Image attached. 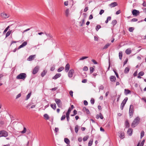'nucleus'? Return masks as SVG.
Listing matches in <instances>:
<instances>
[{
    "mask_svg": "<svg viewBox=\"0 0 146 146\" xmlns=\"http://www.w3.org/2000/svg\"><path fill=\"white\" fill-rule=\"evenodd\" d=\"M140 121V118L138 117H136L133 120L131 124L132 127H134L136 126L139 123Z\"/></svg>",
    "mask_w": 146,
    "mask_h": 146,
    "instance_id": "1",
    "label": "nucleus"
},
{
    "mask_svg": "<svg viewBox=\"0 0 146 146\" xmlns=\"http://www.w3.org/2000/svg\"><path fill=\"white\" fill-rule=\"evenodd\" d=\"M27 77L26 74L25 73H21L16 77L17 79H23L24 80Z\"/></svg>",
    "mask_w": 146,
    "mask_h": 146,
    "instance_id": "2",
    "label": "nucleus"
},
{
    "mask_svg": "<svg viewBox=\"0 0 146 146\" xmlns=\"http://www.w3.org/2000/svg\"><path fill=\"white\" fill-rule=\"evenodd\" d=\"M133 105H131L130 106L129 111V115L130 116H132L133 115Z\"/></svg>",
    "mask_w": 146,
    "mask_h": 146,
    "instance_id": "3",
    "label": "nucleus"
},
{
    "mask_svg": "<svg viewBox=\"0 0 146 146\" xmlns=\"http://www.w3.org/2000/svg\"><path fill=\"white\" fill-rule=\"evenodd\" d=\"M128 99V98L127 97H126L122 101L121 103V105L120 108L121 110H123V107L125 106V104H126L127 100Z\"/></svg>",
    "mask_w": 146,
    "mask_h": 146,
    "instance_id": "4",
    "label": "nucleus"
},
{
    "mask_svg": "<svg viewBox=\"0 0 146 146\" xmlns=\"http://www.w3.org/2000/svg\"><path fill=\"white\" fill-rule=\"evenodd\" d=\"M8 135V133L6 131L2 130L0 131V137H6Z\"/></svg>",
    "mask_w": 146,
    "mask_h": 146,
    "instance_id": "5",
    "label": "nucleus"
},
{
    "mask_svg": "<svg viewBox=\"0 0 146 146\" xmlns=\"http://www.w3.org/2000/svg\"><path fill=\"white\" fill-rule=\"evenodd\" d=\"M56 103L59 108H61L62 107V104L60 100L59 99L56 98L55 99Z\"/></svg>",
    "mask_w": 146,
    "mask_h": 146,
    "instance_id": "6",
    "label": "nucleus"
},
{
    "mask_svg": "<svg viewBox=\"0 0 146 146\" xmlns=\"http://www.w3.org/2000/svg\"><path fill=\"white\" fill-rule=\"evenodd\" d=\"M74 73V70L73 69H71L69 70L68 73V76L70 78L73 77Z\"/></svg>",
    "mask_w": 146,
    "mask_h": 146,
    "instance_id": "7",
    "label": "nucleus"
},
{
    "mask_svg": "<svg viewBox=\"0 0 146 146\" xmlns=\"http://www.w3.org/2000/svg\"><path fill=\"white\" fill-rule=\"evenodd\" d=\"M132 13L133 15L135 16H137L140 13V12L139 11L135 9H133L132 11Z\"/></svg>",
    "mask_w": 146,
    "mask_h": 146,
    "instance_id": "8",
    "label": "nucleus"
},
{
    "mask_svg": "<svg viewBox=\"0 0 146 146\" xmlns=\"http://www.w3.org/2000/svg\"><path fill=\"white\" fill-rule=\"evenodd\" d=\"M39 69V67L38 66H36L33 70V74H36L38 71Z\"/></svg>",
    "mask_w": 146,
    "mask_h": 146,
    "instance_id": "9",
    "label": "nucleus"
},
{
    "mask_svg": "<svg viewBox=\"0 0 146 146\" xmlns=\"http://www.w3.org/2000/svg\"><path fill=\"white\" fill-rule=\"evenodd\" d=\"M0 15L1 17L3 18H8L9 17V15L6 13H1Z\"/></svg>",
    "mask_w": 146,
    "mask_h": 146,
    "instance_id": "10",
    "label": "nucleus"
},
{
    "mask_svg": "<svg viewBox=\"0 0 146 146\" xmlns=\"http://www.w3.org/2000/svg\"><path fill=\"white\" fill-rule=\"evenodd\" d=\"M44 34L47 36L48 37V38L47 39V40H49L50 39H51L52 38V36L51 35V34L50 33H46V32H44Z\"/></svg>",
    "mask_w": 146,
    "mask_h": 146,
    "instance_id": "11",
    "label": "nucleus"
},
{
    "mask_svg": "<svg viewBox=\"0 0 146 146\" xmlns=\"http://www.w3.org/2000/svg\"><path fill=\"white\" fill-rule=\"evenodd\" d=\"M110 79L111 81L112 82H115L116 80V78L115 76H110Z\"/></svg>",
    "mask_w": 146,
    "mask_h": 146,
    "instance_id": "12",
    "label": "nucleus"
},
{
    "mask_svg": "<svg viewBox=\"0 0 146 146\" xmlns=\"http://www.w3.org/2000/svg\"><path fill=\"white\" fill-rule=\"evenodd\" d=\"M61 74L60 73L56 74L54 77L52 78V79L54 80L57 79L58 78L60 77Z\"/></svg>",
    "mask_w": 146,
    "mask_h": 146,
    "instance_id": "13",
    "label": "nucleus"
},
{
    "mask_svg": "<svg viewBox=\"0 0 146 146\" xmlns=\"http://www.w3.org/2000/svg\"><path fill=\"white\" fill-rule=\"evenodd\" d=\"M27 44V42L26 41H25L23 42L21 45H20L18 47V49H19L22 48H23Z\"/></svg>",
    "mask_w": 146,
    "mask_h": 146,
    "instance_id": "14",
    "label": "nucleus"
},
{
    "mask_svg": "<svg viewBox=\"0 0 146 146\" xmlns=\"http://www.w3.org/2000/svg\"><path fill=\"white\" fill-rule=\"evenodd\" d=\"M70 67V64L68 63H67L65 67V72H68L69 70Z\"/></svg>",
    "mask_w": 146,
    "mask_h": 146,
    "instance_id": "15",
    "label": "nucleus"
},
{
    "mask_svg": "<svg viewBox=\"0 0 146 146\" xmlns=\"http://www.w3.org/2000/svg\"><path fill=\"white\" fill-rule=\"evenodd\" d=\"M65 16L66 17H68L70 15V10L69 9H67L65 11Z\"/></svg>",
    "mask_w": 146,
    "mask_h": 146,
    "instance_id": "16",
    "label": "nucleus"
},
{
    "mask_svg": "<svg viewBox=\"0 0 146 146\" xmlns=\"http://www.w3.org/2000/svg\"><path fill=\"white\" fill-rule=\"evenodd\" d=\"M132 129L131 128H129L128 130L127 133L129 136H131L132 134Z\"/></svg>",
    "mask_w": 146,
    "mask_h": 146,
    "instance_id": "17",
    "label": "nucleus"
},
{
    "mask_svg": "<svg viewBox=\"0 0 146 146\" xmlns=\"http://www.w3.org/2000/svg\"><path fill=\"white\" fill-rule=\"evenodd\" d=\"M117 5V3L116 2H114L111 3L110 5V6L111 7H114Z\"/></svg>",
    "mask_w": 146,
    "mask_h": 146,
    "instance_id": "18",
    "label": "nucleus"
},
{
    "mask_svg": "<svg viewBox=\"0 0 146 146\" xmlns=\"http://www.w3.org/2000/svg\"><path fill=\"white\" fill-rule=\"evenodd\" d=\"M35 55H32L30 56L27 59V60L29 61H31L32 60L35 56Z\"/></svg>",
    "mask_w": 146,
    "mask_h": 146,
    "instance_id": "19",
    "label": "nucleus"
},
{
    "mask_svg": "<svg viewBox=\"0 0 146 146\" xmlns=\"http://www.w3.org/2000/svg\"><path fill=\"white\" fill-rule=\"evenodd\" d=\"M125 52L127 54H129L131 53V51L130 48H128L126 50Z\"/></svg>",
    "mask_w": 146,
    "mask_h": 146,
    "instance_id": "20",
    "label": "nucleus"
},
{
    "mask_svg": "<svg viewBox=\"0 0 146 146\" xmlns=\"http://www.w3.org/2000/svg\"><path fill=\"white\" fill-rule=\"evenodd\" d=\"M64 142L68 145H69L70 141L69 139L67 138H65L64 139Z\"/></svg>",
    "mask_w": 146,
    "mask_h": 146,
    "instance_id": "21",
    "label": "nucleus"
},
{
    "mask_svg": "<svg viewBox=\"0 0 146 146\" xmlns=\"http://www.w3.org/2000/svg\"><path fill=\"white\" fill-rule=\"evenodd\" d=\"M83 110L84 111H85L87 114H88L90 113V111L89 110L87 109L86 107H84L83 108Z\"/></svg>",
    "mask_w": 146,
    "mask_h": 146,
    "instance_id": "22",
    "label": "nucleus"
},
{
    "mask_svg": "<svg viewBox=\"0 0 146 146\" xmlns=\"http://www.w3.org/2000/svg\"><path fill=\"white\" fill-rule=\"evenodd\" d=\"M131 92V91L130 90H128V89H125V93L126 95H127L128 94H129V93H130Z\"/></svg>",
    "mask_w": 146,
    "mask_h": 146,
    "instance_id": "23",
    "label": "nucleus"
},
{
    "mask_svg": "<svg viewBox=\"0 0 146 146\" xmlns=\"http://www.w3.org/2000/svg\"><path fill=\"white\" fill-rule=\"evenodd\" d=\"M51 107L54 110H55L56 108V104H52L50 105Z\"/></svg>",
    "mask_w": 146,
    "mask_h": 146,
    "instance_id": "24",
    "label": "nucleus"
},
{
    "mask_svg": "<svg viewBox=\"0 0 146 146\" xmlns=\"http://www.w3.org/2000/svg\"><path fill=\"white\" fill-rule=\"evenodd\" d=\"M119 137L120 138L123 139L125 137L124 134L123 133H121L119 135Z\"/></svg>",
    "mask_w": 146,
    "mask_h": 146,
    "instance_id": "25",
    "label": "nucleus"
},
{
    "mask_svg": "<svg viewBox=\"0 0 146 146\" xmlns=\"http://www.w3.org/2000/svg\"><path fill=\"white\" fill-rule=\"evenodd\" d=\"M129 70V68L128 67H126L124 70V73L127 74L128 73Z\"/></svg>",
    "mask_w": 146,
    "mask_h": 146,
    "instance_id": "26",
    "label": "nucleus"
},
{
    "mask_svg": "<svg viewBox=\"0 0 146 146\" xmlns=\"http://www.w3.org/2000/svg\"><path fill=\"white\" fill-rule=\"evenodd\" d=\"M78 125H76L75 127L74 130L76 133H77L78 130Z\"/></svg>",
    "mask_w": 146,
    "mask_h": 146,
    "instance_id": "27",
    "label": "nucleus"
},
{
    "mask_svg": "<svg viewBox=\"0 0 146 146\" xmlns=\"http://www.w3.org/2000/svg\"><path fill=\"white\" fill-rule=\"evenodd\" d=\"M93 142V139H91L88 142V146H91Z\"/></svg>",
    "mask_w": 146,
    "mask_h": 146,
    "instance_id": "28",
    "label": "nucleus"
},
{
    "mask_svg": "<svg viewBox=\"0 0 146 146\" xmlns=\"http://www.w3.org/2000/svg\"><path fill=\"white\" fill-rule=\"evenodd\" d=\"M119 54V59L121 60H122L123 56L122 52H120Z\"/></svg>",
    "mask_w": 146,
    "mask_h": 146,
    "instance_id": "29",
    "label": "nucleus"
},
{
    "mask_svg": "<svg viewBox=\"0 0 146 146\" xmlns=\"http://www.w3.org/2000/svg\"><path fill=\"white\" fill-rule=\"evenodd\" d=\"M31 95V92L29 93V94H28L27 95V96L25 100H28L30 97Z\"/></svg>",
    "mask_w": 146,
    "mask_h": 146,
    "instance_id": "30",
    "label": "nucleus"
},
{
    "mask_svg": "<svg viewBox=\"0 0 146 146\" xmlns=\"http://www.w3.org/2000/svg\"><path fill=\"white\" fill-rule=\"evenodd\" d=\"M44 117L46 120H48L49 119V116L47 114H44Z\"/></svg>",
    "mask_w": 146,
    "mask_h": 146,
    "instance_id": "31",
    "label": "nucleus"
},
{
    "mask_svg": "<svg viewBox=\"0 0 146 146\" xmlns=\"http://www.w3.org/2000/svg\"><path fill=\"white\" fill-rule=\"evenodd\" d=\"M117 23V21L116 20H114L112 21L111 24L113 25V26H114Z\"/></svg>",
    "mask_w": 146,
    "mask_h": 146,
    "instance_id": "32",
    "label": "nucleus"
},
{
    "mask_svg": "<svg viewBox=\"0 0 146 146\" xmlns=\"http://www.w3.org/2000/svg\"><path fill=\"white\" fill-rule=\"evenodd\" d=\"M64 69V67L63 66L59 68L57 70V71L58 72H61Z\"/></svg>",
    "mask_w": 146,
    "mask_h": 146,
    "instance_id": "33",
    "label": "nucleus"
},
{
    "mask_svg": "<svg viewBox=\"0 0 146 146\" xmlns=\"http://www.w3.org/2000/svg\"><path fill=\"white\" fill-rule=\"evenodd\" d=\"M47 71L45 70H44L41 73V76L42 77L44 76L46 74Z\"/></svg>",
    "mask_w": 146,
    "mask_h": 146,
    "instance_id": "34",
    "label": "nucleus"
},
{
    "mask_svg": "<svg viewBox=\"0 0 146 146\" xmlns=\"http://www.w3.org/2000/svg\"><path fill=\"white\" fill-rule=\"evenodd\" d=\"M11 31H8L6 34V37H7L8 36L11 34Z\"/></svg>",
    "mask_w": 146,
    "mask_h": 146,
    "instance_id": "35",
    "label": "nucleus"
},
{
    "mask_svg": "<svg viewBox=\"0 0 146 146\" xmlns=\"http://www.w3.org/2000/svg\"><path fill=\"white\" fill-rule=\"evenodd\" d=\"M110 44L109 43L106 44L103 48V49H106L110 45Z\"/></svg>",
    "mask_w": 146,
    "mask_h": 146,
    "instance_id": "36",
    "label": "nucleus"
},
{
    "mask_svg": "<svg viewBox=\"0 0 146 146\" xmlns=\"http://www.w3.org/2000/svg\"><path fill=\"white\" fill-rule=\"evenodd\" d=\"M125 125L126 127H129V123L127 120H126L125 121Z\"/></svg>",
    "mask_w": 146,
    "mask_h": 146,
    "instance_id": "37",
    "label": "nucleus"
},
{
    "mask_svg": "<svg viewBox=\"0 0 146 146\" xmlns=\"http://www.w3.org/2000/svg\"><path fill=\"white\" fill-rule=\"evenodd\" d=\"M101 28V26L100 25H97L96 27V29L97 31H98V30Z\"/></svg>",
    "mask_w": 146,
    "mask_h": 146,
    "instance_id": "38",
    "label": "nucleus"
},
{
    "mask_svg": "<svg viewBox=\"0 0 146 146\" xmlns=\"http://www.w3.org/2000/svg\"><path fill=\"white\" fill-rule=\"evenodd\" d=\"M144 135V132L143 131H142L141 133V138H142Z\"/></svg>",
    "mask_w": 146,
    "mask_h": 146,
    "instance_id": "39",
    "label": "nucleus"
},
{
    "mask_svg": "<svg viewBox=\"0 0 146 146\" xmlns=\"http://www.w3.org/2000/svg\"><path fill=\"white\" fill-rule=\"evenodd\" d=\"M90 73H92V72H93L94 70V68L93 67H90Z\"/></svg>",
    "mask_w": 146,
    "mask_h": 146,
    "instance_id": "40",
    "label": "nucleus"
},
{
    "mask_svg": "<svg viewBox=\"0 0 146 146\" xmlns=\"http://www.w3.org/2000/svg\"><path fill=\"white\" fill-rule=\"evenodd\" d=\"M89 138V136H86L84 137L83 139V140L84 141H86Z\"/></svg>",
    "mask_w": 146,
    "mask_h": 146,
    "instance_id": "41",
    "label": "nucleus"
},
{
    "mask_svg": "<svg viewBox=\"0 0 146 146\" xmlns=\"http://www.w3.org/2000/svg\"><path fill=\"white\" fill-rule=\"evenodd\" d=\"M71 111V109H70V108H69L68 111L66 112V115H69Z\"/></svg>",
    "mask_w": 146,
    "mask_h": 146,
    "instance_id": "42",
    "label": "nucleus"
},
{
    "mask_svg": "<svg viewBox=\"0 0 146 146\" xmlns=\"http://www.w3.org/2000/svg\"><path fill=\"white\" fill-rule=\"evenodd\" d=\"M88 58V56H83L79 59V60H81Z\"/></svg>",
    "mask_w": 146,
    "mask_h": 146,
    "instance_id": "43",
    "label": "nucleus"
},
{
    "mask_svg": "<svg viewBox=\"0 0 146 146\" xmlns=\"http://www.w3.org/2000/svg\"><path fill=\"white\" fill-rule=\"evenodd\" d=\"M144 73L143 71H141L139 73L138 75H139L141 76H142L144 75Z\"/></svg>",
    "mask_w": 146,
    "mask_h": 146,
    "instance_id": "44",
    "label": "nucleus"
},
{
    "mask_svg": "<svg viewBox=\"0 0 146 146\" xmlns=\"http://www.w3.org/2000/svg\"><path fill=\"white\" fill-rule=\"evenodd\" d=\"M26 131H27V129H26V128L25 127H24L23 130V131H21V133L23 134V133H26Z\"/></svg>",
    "mask_w": 146,
    "mask_h": 146,
    "instance_id": "45",
    "label": "nucleus"
},
{
    "mask_svg": "<svg viewBox=\"0 0 146 146\" xmlns=\"http://www.w3.org/2000/svg\"><path fill=\"white\" fill-rule=\"evenodd\" d=\"M129 31L130 32H132L134 30V28L133 27H130L129 28Z\"/></svg>",
    "mask_w": 146,
    "mask_h": 146,
    "instance_id": "46",
    "label": "nucleus"
},
{
    "mask_svg": "<svg viewBox=\"0 0 146 146\" xmlns=\"http://www.w3.org/2000/svg\"><path fill=\"white\" fill-rule=\"evenodd\" d=\"M9 28V26H8L6 28V29H5V30L3 32V34L7 32Z\"/></svg>",
    "mask_w": 146,
    "mask_h": 146,
    "instance_id": "47",
    "label": "nucleus"
},
{
    "mask_svg": "<svg viewBox=\"0 0 146 146\" xmlns=\"http://www.w3.org/2000/svg\"><path fill=\"white\" fill-rule=\"evenodd\" d=\"M66 117V116L65 115H62L61 118V121L64 120Z\"/></svg>",
    "mask_w": 146,
    "mask_h": 146,
    "instance_id": "48",
    "label": "nucleus"
},
{
    "mask_svg": "<svg viewBox=\"0 0 146 146\" xmlns=\"http://www.w3.org/2000/svg\"><path fill=\"white\" fill-rule=\"evenodd\" d=\"M88 70V68L87 66H85L83 68V70L84 71H87Z\"/></svg>",
    "mask_w": 146,
    "mask_h": 146,
    "instance_id": "49",
    "label": "nucleus"
},
{
    "mask_svg": "<svg viewBox=\"0 0 146 146\" xmlns=\"http://www.w3.org/2000/svg\"><path fill=\"white\" fill-rule=\"evenodd\" d=\"M90 102H91V104H94V100L93 98H91V99L90 100Z\"/></svg>",
    "mask_w": 146,
    "mask_h": 146,
    "instance_id": "50",
    "label": "nucleus"
},
{
    "mask_svg": "<svg viewBox=\"0 0 146 146\" xmlns=\"http://www.w3.org/2000/svg\"><path fill=\"white\" fill-rule=\"evenodd\" d=\"M66 119H67V121L68 122H69V119H70L69 115H66Z\"/></svg>",
    "mask_w": 146,
    "mask_h": 146,
    "instance_id": "51",
    "label": "nucleus"
},
{
    "mask_svg": "<svg viewBox=\"0 0 146 146\" xmlns=\"http://www.w3.org/2000/svg\"><path fill=\"white\" fill-rule=\"evenodd\" d=\"M145 140H143L141 142L140 145V146H143L145 142Z\"/></svg>",
    "mask_w": 146,
    "mask_h": 146,
    "instance_id": "52",
    "label": "nucleus"
},
{
    "mask_svg": "<svg viewBox=\"0 0 146 146\" xmlns=\"http://www.w3.org/2000/svg\"><path fill=\"white\" fill-rule=\"evenodd\" d=\"M138 21V20L136 18H133L132 19L131 21V22H136Z\"/></svg>",
    "mask_w": 146,
    "mask_h": 146,
    "instance_id": "53",
    "label": "nucleus"
},
{
    "mask_svg": "<svg viewBox=\"0 0 146 146\" xmlns=\"http://www.w3.org/2000/svg\"><path fill=\"white\" fill-rule=\"evenodd\" d=\"M21 96V94L20 93L19 94H18L16 96V99H17L18 98L20 97Z\"/></svg>",
    "mask_w": 146,
    "mask_h": 146,
    "instance_id": "54",
    "label": "nucleus"
},
{
    "mask_svg": "<svg viewBox=\"0 0 146 146\" xmlns=\"http://www.w3.org/2000/svg\"><path fill=\"white\" fill-rule=\"evenodd\" d=\"M104 86L103 85H101L99 88V90H103L104 89Z\"/></svg>",
    "mask_w": 146,
    "mask_h": 146,
    "instance_id": "55",
    "label": "nucleus"
},
{
    "mask_svg": "<svg viewBox=\"0 0 146 146\" xmlns=\"http://www.w3.org/2000/svg\"><path fill=\"white\" fill-rule=\"evenodd\" d=\"M104 10L102 9L101 10L100 13L99 14L100 15H102L104 13Z\"/></svg>",
    "mask_w": 146,
    "mask_h": 146,
    "instance_id": "56",
    "label": "nucleus"
},
{
    "mask_svg": "<svg viewBox=\"0 0 146 146\" xmlns=\"http://www.w3.org/2000/svg\"><path fill=\"white\" fill-rule=\"evenodd\" d=\"M84 103L85 105L87 106L88 104V102L86 100H84Z\"/></svg>",
    "mask_w": 146,
    "mask_h": 146,
    "instance_id": "57",
    "label": "nucleus"
},
{
    "mask_svg": "<svg viewBox=\"0 0 146 146\" xmlns=\"http://www.w3.org/2000/svg\"><path fill=\"white\" fill-rule=\"evenodd\" d=\"M100 118L101 119H103L104 118V117H103V116L102 115V114L101 113H100Z\"/></svg>",
    "mask_w": 146,
    "mask_h": 146,
    "instance_id": "58",
    "label": "nucleus"
},
{
    "mask_svg": "<svg viewBox=\"0 0 146 146\" xmlns=\"http://www.w3.org/2000/svg\"><path fill=\"white\" fill-rule=\"evenodd\" d=\"M78 140L80 142L82 141V138L81 137H79L78 139Z\"/></svg>",
    "mask_w": 146,
    "mask_h": 146,
    "instance_id": "59",
    "label": "nucleus"
},
{
    "mask_svg": "<svg viewBox=\"0 0 146 146\" xmlns=\"http://www.w3.org/2000/svg\"><path fill=\"white\" fill-rule=\"evenodd\" d=\"M74 114H73V115H75L77 113V111L76 110H74L73 111Z\"/></svg>",
    "mask_w": 146,
    "mask_h": 146,
    "instance_id": "60",
    "label": "nucleus"
},
{
    "mask_svg": "<svg viewBox=\"0 0 146 146\" xmlns=\"http://www.w3.org/2000/svg\"><path fill=\"white\" fill-rule=\"evenodd\" d=\"M92 61L93 62V63L94 64H97L98 63L96 61L92 59Z\"/></svg>",
    "mask_w": 146,
    "mask_h": 146,
    "instance_id": "61",
    "label": "nucleus"
},
{
    "mask_svg": "<svg viewBox=\"0 0 146 146\" xmlns=\"http://www.w3.org/2000/svg\"><path fill=\"white\" fill-rule=\"evenodd\" d=\"M73 92L72 91H71L69 92V94L72 97L73 96Z\"/></svg>",
    "mask_w": 146,
    "mask_h": 146,
    "instance_id": "62",
    "label": "nucleus"
},
{
    "mask_svg": "<svg viewBox=\"0 0 146 146\" xmlns=\"http://www.w3.org/2000/svg\"><path fill=\"white\" fill-rule=\"evenodd\" d=\"M93 15H90L89 17V19L90 20H91V19H93Z\"/></svg>",
    "mask_w": 146,
    "mask_h": 146,
    "instance_id": "63",
    "label": "nucleus"
},
{
    "mask_svg": "<svg viewBox=\"0 0 146 146\" xmlns=\"http://www.w3.org/2000/svg\"><path fill=\"white\" fill-rule=\"evenodd\" d=\"M142 5L144 7H146V2L144 1L143 2V3L142 4Z\"/></svg>",
    "mask_w": 146,
    "mask_h": 146,
    "instance_id": "64",
    "label": "nucleus"
}]
</instances>
